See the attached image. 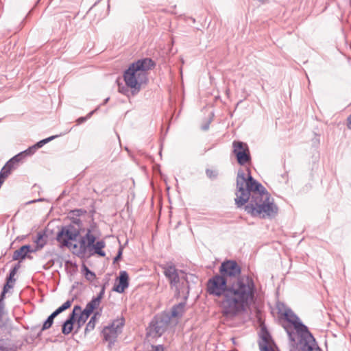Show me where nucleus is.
<instances>
[{
	"mask_svg": "<svg viewBox=\"0 0 351 351\" xmlns=\"http://www.w3.org/2000/svg\"><path fill=\"white\" fill-rule=\"evenodd\" d=\"M95 308L89 303H88L85 308L83 310V311L86 313V314L90 315V314L93 312Z\"/></svg>",
	"mask_w": 351,
	"mask_h": 351,
	"instance_id": "35",
	"label": "nucleus"
},
{
	"mask_svg": "<svg viewBox=\"0 0 351 351\" xmlns=\"http://www.w3.org/2000/svg\"><path fill=\"white\" fill-rule=\"evenodd\" d=\"M77 244L73 245V248H77Z\"/></svg>",
	"mask_w": 351,
	"mask_h": 351,
	"instance_id": "52",
	"label": "nucleus"
},
{
	"mask_svg": "<svg viewBox=\"0 0 351 351\" xmlns=\"http://www.w3.org/2000/svg\"><path fill=\"white\" fill-rule=\"evenodd\" d=\"M25 154L24 152H21L19 154L14 156L13 158H12V160L14 162L15 164L18 163L19 162L21 161L23 158H24Z\"/></svg>",
	"mask_w": 351,
	"mask_h": 351,
	"instance_id": "28",
	"label": "nucleus"
},
{
	"mask_svg": "<svg viewBox=\"0 0 351 351\" xmlns=\"http://www.w3.org/2000/svg\"><path fill=\"white\" fill-rule=\"evenodd\" d=\"M36 247H32V250H36V252L42 249L47 243V236L42 232H38L36 238L34 240Z\"/></svg>",
	"mask_w": 351,
	"mask_h": 351,
	"instance_id": "19",
	"label": "nucleus"
},
{
	"mask_svg": "<svg viewBox=\"0 0 351 351\" xmlns=\"http://www.w3.org/2000/svg\"><path fill=\"white\" fill-rule=\"evenodd\" d=\"M148 351H164V347L162 345H152L151 349L149 350Z\"/></svg>",
	"mask_w": 351,
	"mask_h": 351,
	"instance_id": "37",
	"label": "nucleus"
},
{
	"mask_svg": "<svg viewBox=\"0 0 351 351\" xmlns=\"http://www.w3.org/2000/svg\"><path fill=\"white\" fill-rule=\"evenodd\" d=\"M73 330H62V332L64 335H69L72 332Z\"/></svg>",
	"mask_w": 351,
	"mask_h": 351,
	"instance_id": "45",
	"label": "nucleus"
},
{
	"mask_svg": "<svg viewBox=\"0 0 351 351\" xmlns=\"http://www.w3.org/2000/svg\"><path fill=\"white\" fill-rule=\"evenodd\" d=\"M15 163L10 159L7 162V163L4 165V167H8V169L10 170V171H12L13 169L16 168Z\"/></svg>",
	"mask_w": 351,
	"mask_h": 351,
	"instance_id": "33",
	"label": "nucleus"
},
{
	"mask_svg": "<svg viewBox=\"0 0 351 351\" xmlns=\"http://www.w3.org/2000/svg\"><path fill=\"white\" fill-rule=\"evenodd\" d=\"M129 276L125 271H121L119 277V282L113 287V291L121 293L125 291L129 286Z\"/></svg>",
	"mask_w": 351,
	"mask_h": 351,
	"instance_id": "16",
	"label": "nucleus"
},
{
	"mask_svg": "<svg viewBox=\"0 0 351 351\" xmlns=\"http://www.w3.org/2000/svg\"><path fill=\"white\" fill-rule=\"evenodd\" d=\"M7 315L5 309V302H2V299H0V317Z\"/></svg>",
	"mask_w": 351,
	"mask_h": 351,
	"instance_id": "32",
	"label": "nucleus"
},
{
	"mask_svg": "<svg viewBox=\"0 0 351 351\" xmlns=\"http://www.w3.org/2000/svg\"><path fill=\"white\" fill-rule=\"evenodd\" d=\"M276 307L279 318L283 320L288 327L293 329H308L300 317L284 304L278 303Z\"/></svg>",
	"mask_w": 351,
	"mask_h": 351,
	"instance_id": "6",
	"label": "nucleus"
},
{
	"mask_svg": "<svg viewBox=\"0 0 351 351\" xmlns=\"http://www.w3.org/2000/svg\"><path fill=\"white\" fill-rule=\"evenodd\" d=\"M121 330H119L121 332ZM101 335L105 341L108 343V348L116 341L119 335V330H101Z\"/></svg>",
	"mask_w": 351,
	"mask_h": 351,
	"instance_id": "17",
	"label": "nucleus"
},
{
	"mask_svg": "<svg viewBox=\"0 0 351 351\" xmlns=\"http://www.w3.org/2000/svg\"><path fill=\"white\" fill-rule=\"evenodd\" d=\"M23 343L21 341H15L11 339H0V351H17Z\"/></svg>",
	"mask_w": 351,
	"mask_h": 351,
	"instance_id": "14",
	"label": "nucleus"
},
{
	"mask_svg": "<svg viewBox=\"0 0 351 351\" xmlns=\"http://www.w3.org/2000/svg\"><path fill=\"white\" fill-rule=\"evenodd\" d=\"M162 332L160 330H149L146 334V339L148 341H152L155 339L161 337Z\"/></svg>",
	"mask_w": 351,
	"mask_h": 351,
	"instance_id": "23",
	"label": "nucleus"
},
{
	"mask_svg": "<svg viewBox=\"0 0 351 351\" xmlns=\"http://www.w3.org/2000/svg\"><path fill=\"white\" fill-rule=\"evenodd\" d=\"M119 91L120 93L125 94V93H126V91H128V90L124 86H121V85H119Z\"/></svg>",
	"mask_w": 351,
	"mask_h": 351,
	"instance_id": "43",
	"label": "nucleus"
},
{
	"mask_svg": "<svg viewBox=\"0 0 351 351\" xmlns=\"http://www.w3.org/2000/svg\"><path fill=\"white\" fill-rule=\"evenodd\" d=\"M207 291L210 295L223 296V313L232 317L245 312L254 302L256 287L253 279L247 276H240L228 285L227 278L217 274L208 280Z\"/></svg>",
	"mask_w": 351,
	"mask_h": 351,
	"instance_id": "1",
	"label": "nucleus"
},
{
	"mask_svg": "<svg viewBox=\"0 0 351 351\" xmlns=\"http://www.w3.org/2000/svg\"><path fill=\"white\" fill-rule=\"evenodd\" d=\"M293 346L298 351H322L310 330H286Z\"/></svg>",
	"mask_w": 351,
	"mask_h": 351,
	"instance_id": "5",
	"label": "nucleus"
},
{
	"mask_svg": "<svg viewBox=\"0 0 351 351\" xmlns=\"http://www.w3.org/2000/svg\"><path fill=\"white\" fill-rule=\"evenodd\" d=\"M95 241V236L91 232L90 230H88L86 234L81 237L79 240L77 254L82 256L85 255L86 252H89Z\"/></svg>",
	"mask_w": 351,
	"mask_h": 351,
	"instance_id": "11",
	"label": "nucleus"
},
{
	"mask_svg": "<svg viewBox=\"0 0 351 351\" xmlns=\"http://www.w3.org/2000/svg\"><path fill=\"white\" fill-rule=\"evenodd\" d=\"M85 269H86V278L88 280H93L95 278V273L92 272L91 271H90L86 267H85Z\"/></svg>",
	"mask_w": 351,
	"mask_h": 351,
	"instance_id": "29",
	"label": "nucleus"
},
{
	"mask_svg": "<svg viewBox=\"0 0 351 351\" xmlns=\"http://www.w3.org/2000/svg\"><path fill=\"white\" fill-rule=\"evenodd\" d=\"M169 317L167 315H160L155 317L154 320H153L151 323L153 324L155 327L154 329H161L165 326L163 323H167Z\"/></svg>",
	"mask_w": 351,
	"mask_h": 351,
	"instance_id": "21",
	"label": "nucleus"
},
{
	"mask_svg": "<svg viewBox=\"0 0 351 351\" xmlns=\"http://www.w3.org/2000/svg\"><path fill=\"white\" fill-rule=\"evenodd\" d=\"M232 152L240 165H245L251 162V155L247 143L234 141L232 142Z\"/></svg>",
	"mask_w": 351,
	"mask_h": 351,
	"instance_id": "7",
	"label": "nucleus"
},
{
	"mask_svg": "<svg viewBox=\"0 0 351 351\" xmlns=\"http://www.w3.org/2000/svg\"><path fill=\"white\" fill-rule=\"evenodd\" d=\"M36 149H37V148L35 147V145H33V146L29 147L25 151H24L23 152H24L25 156L32 155L36 151Z\"/></svg>",
	"mask_w": 351,
	"mask_h": 351,
	"instance_id": "31",
	"label": "nucleus"
},
{
	"mask_svg": "<svg viewBox=\"0 0 351 351\" xmlns=\"http://www.w3.org/2000/svg\"><path fill=\"white\" fill-rule=\"evenodd\" d=\"M11 327V322L8 318L7 315L0 317V328L10 329Z\"/></svg>",
	"mask_w": 351,
	"mask_h": 351,
	"instance_id": "24",
	"label": "nucleus"
},
{
	"mask_svg": "<svg viewBox=\"0 0 351 351\" xmlns=\"http://www.w3.org/2000/svg\"><path fill=\"white\" fill-rule=\"evenodd\" d=\"M108 100V98H107L106 99H105V103H106Z\"/></svg>",
	"mask_w": 351,
	"mask_h": 351,
	"instance_id": "53",
	"label": "nucleus"
},
{
	"mask_svg": "<svg viewBox=\"0 0 351 351\" xmlns=\"http://www.w3.org/2000/svg\"><path fill=\"white\" fill-rule=\"evenodd\" d=\"M14 287V282L7 280L5 285L3 287V290L8 291L9 289H12Z\"/></svg>",
	"mask_w": 351,
	"mask_h": 351,
	"instance_id": "38",
	"label": "nucleus"
},
{
	"mask_svg": "<svg viewBox=\"0 0 351 351\" xmlns=\"http://www.w3.org/2000/svg\"><path fill=\"white\" fill-rule=\"evenodd\" d=\"M94 113V111H92L89 112L86 117H82L77 119V123L78 124H81L82 123L84 122L87 119L90 118L93 114Z\"/></svg>",
	"mask_w": 351,
	"mask_h": 351,
	"instance_id": "30",
	"label": "nucleus"
},
{
	"mask_svg": "<svg viewBox=\"0 0 351 351\" xmlns=\"http://www.w3.org/2000/svg\"><path fill=\"white\" fill-rule=\"evenodd\" d=\"M73 301V299L66 301L61 306H60L54 312H53L43 323L41 329H49L52 326L54 318L56 316H58L60 313L70 308Z\"/></svg>",
	"mask_w": 351,
	"mask_h": 351,
	"instance_id": "13",
	"label": "nucleus"
},
{
	"mask_svg": "<svg viewBox=\"0 0 351 351\" xmlns=\"http://www.w3.org/2000/svg\"><path fill=\"white\" fill-rule=\"evenodd\" d=\"M165 277L169 282L171 289H173L177 297H182L185 300L189 294V286L187 275L184 271L178 270L171 263L161 266Z\"/></svg>",
	"mask_w": 351,
	"mask_h": 351,
	"instance_id": "4",
	"label": "nucleus"
},
{
	"mask_svg": "<svg viewBox=\"0 0 351 351\" xmlns=\"http://www.w3.org/2000/svg\"><path fill=\"white\" fill-rule=\"evenodd\" d=\"M121 255H122V248L120 247L117 255L114 258V263L118 261L121 258Z\"/></svg>",
	"mask_w": 351,
	"mask_h": 351,
	"instance_id": "39",
	"label": "nucleus"
},
{
	"mask_svg": "<svg viewBox=\"0 0 351 351\" xmlns=\"http://www.w3.org/2000/svg\"><path fill=\"white\" fill-rule=\"evenodd\" d=\"M95 308L89 303H88L85 308L83 310V311L86 313V314L90 315V314L93 312Z\"/></svg>",
	"mask_w": 351,
	"mask_h": 351,
	"instance_id": "34",
	"label": "nucleus"
},
{
	"mask_svg": "<svg viewBox=\"0 0 351 351\" xmlns=\"http://www.w3.org/2000/svg\"><path fill=\"white\" fill-rule=\"evenodd\" d=\"M56 137H58V135H56V136H51L50 137H48L47 138H45L43 140H41L39 142H38L37 143H36L34 145L35 147L37 148V149L38 148H40L42 147L45 144L49 143V141L53 140L54 138H56Z\"/></svg>",
	"mask_w": 351,
	"mask_h": 351,
	"instance_id": "26",
	"label": "nucleus"
},
{
	"mask_svg": "<svg viewBox=\"0 0 351 351\" xmlns=\"http://www.w3.org/2000/svg\"><path fill=\"white\" fill-rule=\"evenodd\" d=\"M258 1L261 2V3H266L269 0H258Z\"/></svg>",
	"mask_w": 351,
	"mask_h": 351,
	"instance_id": "48",
	"label": "nucleus"
},
{
	"mask_svg": "<svg viewBox=\"0 0 351 351\" xmlns=\"http://www.w3.org/2000/svg\"><path fill=\"white\" fill-rule=\"evenodd\" d=\"M206 173L207 176L210 178L215 177V175L214 174V172L213 171L210 170V169H207Z\"/></svg>",
	"mask_w": 351,
	"mask_h": 351,
	"instance_id": "41",
	"label": "nucleus"
},
{
	"mask_svg": "<svg viewBox=\"0 0 351 351\" xmlns=\"http://www.w3.org/2000/svg\"><path fill=\"white\" fill-rule=\"evenodd\" d=\"M232 342L234 344H236V341L234 338H232Z\"/></svg>",
	"mask_w": 351,
	"mask_h": 351,
	"instance_id": "50",
	"label": "nucleus"
},
{
	"mask_svg": "<svg viewBox=\"0 0 351 351\" xmlns=\"http://www.w3.org/2000/svg\"><path fill=\"white\" fill-rule=\"evenodd\" d=\"M104 292H105V289L104 287H102L101 291L99 292V295L95 298H98L99 299V302H101V298H103L104 295Z\"/></svg>",
	"mask_w": 351,
	"mask_h": 351,
	"instance_id": "40",
	"label": "nucleus"
},
{
	"mask_svg": "<svg viewBox=\"0 0 351 351\" xmlns=\"http://www.w3.org/2000/svg\"><path fill=\"white\" fill-rule=\"evenodd\" d=\"M261 329H262V330L266 329V327H265V326H264L263 324H261Z\"/></svg>",
	"mask_w": 351,
	"mask_h": 351,
	"instance_id": "47",
	"label": "nucleus"
},
{
	"mask_svg": "<svg viewBox=\"0 0 351 351\" xmlns=\"http://www.w3.org/2000/svg\"><path fill=\"white\" fill-rule=\"evenodd\" d=\"M19 267V265H17V266H15L14 268L12 269V270L10 272V275L8 277L7 280L12 281L14 282H15L16 280L14 278V276L16 274Z\"/></svg>",
	"mask_w": 351,
	"mask_h": 351,
	"instance_id": "27",
	"label": "nucleus"
},
{
	"mask_svg": "<svg viewBox=\"0 0 351 351\" xmlns=\"http://www.w3.org/2000/svg\"><path fill=\"white\" fill-rule=\"evenodd\" d=\"M237 188L235 203L238 207L248 202L245 210L253 217L272 218L277 215L278 208L274 204V199L250 173L246 178L243 171H238Z\"/></svg>",
	"mask_w": 351,
	"mask_h": 351,
	"instance_id": "2",
	"label": "nucleus"
},
{
	"mask_svg": "<svg viewBox=\"0 0 351 351\" xmlns=\"http://www.w3.org/2000/svg\"><path fill=\"white\" fill-rule=\"evenodd\" d=\"M241 274V268L234 261H227L223 262L219 268V274L224 278H237Z\"/></svg>",
	"mask_w": 351,
	"mask_h": 351,
	"instance_id": "10",
	"label": "nucleus"
},
{
	"mask_svg": "<svg viewBox=\"0 0 351 351\" xmlns=\"http://www.w3.org/2000/svg\"><path fill=\"white\" fill-rule=\"evenodd\" d=\"M154 62L149 58L139 60L132 64L124 72L123 78L128 87L133 94L139 92L143 84L147 81L146 71L154 66Z\"/></svg>",
	"mask_w": 351,
	"mask_h": 351,
	"instance_id": "3",
	"label": "nucleus"
},
{
	"mask_svg": "<svg viewBox=\"0 0 351 351\" xmlns=\"http://www.w3.org/2000/svg\"><path fill=\"white\" fill-rule=\"evenodd\" d=\"M33 339H32L31 341H29V339H26V341L28 343H32L33 342Z\"/></svg>",
	"mask_w": 351,
	"mask_h": 351,
	"instance_id": "49",
	"label": "nucleus"
},
{
	"mask_svg": "<svg viewBox=\"0 0 351 351\" xmlns=\"http://www.w3.org/2000/svg\"><path fill=\"white\" fill-rule=\"evenodd\" d=\"M275 345L269 330H261L259 333L258 348L260 351H274Z\"/></svg>",
	"mask_w": 351,
	"mask_h": 351,
	"instance_id": "12",
	"label": "nucleus"
},
{
	"mask_svg": "<svg viewBox=\"0 0 351 351\" xmlns=\"http://www.w3.org/2000/svg\"><path fill=\"white\" fill-rule=\"evenodd\" d=\"M88 303L95 309L99 306L100 302H99L98 298H94Z\"/></svg>",
	"mask_w": 351,
	"mask_h": 351,
	"instance_id": "36",
	"label": "nucleus"
},
{
	"mask_svg": "<svg viewBox=\"0 0 351 351\" xmlns=\"http://www.w3.org/2000/svg\"><path fill=\"white\" fill-rule=\"evenodd\" d=\"M347 127L348 129L351 130V114L348 116L347 119Z\"/></svg>",
	"mask_w": 351,
	"mask_h": 351,
	"instance_id": "42",
	"label": "nucleus"
},
{
	"mask_svg": "<svg viewBox=\"0 0 351 351\" xmlns=\"http://www.w3.org/2000/svg\"><path fill=\"white\" fill-rule=\"evenodd\" d=\"M79 234L80 231L75 226H66L58 233L56 239L62 246L69 247V241H75Z\"/></svg>",
	"mask_w": 351,
	"mask_h": 351,
	"instance_id": "9",
	"label": "nucleus"
},
{
	"mask_svg": "<svg viewBox=\"0 0 351 351\" xmlns=\"http://www.w3.org/2000/svg\"><path fill=\"white\" fill-rule=\"evenodd\" d=\"M105 246L106 243L104 241H98L93 244L88 252L91 255L95 254L99 256L104 257L106 256V253L103 249L105 247Z\"/></svg>",
	"mask_w": 351,
	"mask_h": 351,
	"instance_id": "18",
	"label": "nucleus"
},
{
	"mask_svg": "<svg viewBox=\"0 0 351 351\" xmlns=\"http://www.w3.org/2000/svg\"><path fill=\"white\" fill-rule=\"evenodd\" d=\"M7 293L6 290H3L1 294L0 299H2V302H4L5 294Z\"/></svg>",
	"mask_w": 351,
	"mask_h": 351,
	"instance_id": "44",
	"label": "nucleus"
},
{
	"mask_svg": "<svg viewBox=\"0 0 351 351\" xmlns=\"http://www.w3.org/2000/svg\"><path fill=\"white\" fill-rule=\"evenodd\" d=\"M186 302H180L174 305L171 309V316L173 317H180L185 311Z\"/></svg>",
	"mask_w": 351,
	"mask_h": 351,
	"instance_id": "20",
	"label": "nucleus"
},
{
	"mask_svg": "<svg viewBox=\"0 0 351 351\" xmlns=\"http://www.w3.org/2000/svg\"><path fill=\"white\" fill-rule=\"evenodd\" d=\"M40 332H41V331H40L39 332H38V333L36 334V337H37L40 336Z\"/></svg>",
	"mask_w": 351,
	"mask_h": 351,
	"instance_id": "51",
	"label": "nucleus"
},
{
	"mask_svg": "<svg viewBox=\"0 0 351 351\" xmlns=\"http://www.w3.org/2000/svg\"><path fill=\"white\" fill-rule=\"evenodd\" d=\"M208 129V124H207V125H206L202 127V130H206Z\"/></svg>",
	"mask_w": 351,
	"mask_h": 351,
	"instance_id": "46",
	"label": "nucleus"
},
{
	"mask_svg": "<svg viewBox=\"0 0 351 351\" xmlns=\"http://www.w3.org/2000/svg\"><path fill=\"white\" fill-rule=\"evenodd\" d=\"M36 252V250H32V247L29 245H23L19 249L14 252L12 258L14 261L23 260L25 258L32 259V257L30 255H28V253H34Z\"/></svg>",
	"mask_w": 351,
	"mask_h": 351,
	"instance_id": "15",
	"label": "nucleus"
},
{
	"mask_svg": "<svg viewBox=\"0 0 351 351\" xmlns=\"http://www.w3.org/2000/svg\"><path fill=\"white\" fill-rule=\"evenodd\" d=\"M124 324L125 319L121 316L114 319L110 325L105 326L104 329H119L124 326Z\"/></svg>",
	"mask_w": 351,
	"mask_h": 351,
	"instance_id": "22",
	"label": "nucleus"
},
{
	"mask_svg": "<svg viewBox=\"0 0 351 351\" xmlns=\"http://www.w3.org/2000/svg\"><path fill=\"white\" fill-rule=\"evenodd\" d=\"M99 316L100 315L99 313H95L87 324L86 329H93L95 326V322L97 319V317Z\"/></svg>",
	"mask_w": 351,
	"mask_h": 351,
	"instance_id": "25",
	"label": "nucleus"
},
{
	"mask_svg": "<svg viewBox=\"0 0 351 351\" xmlns=\"http://www.w3.org/2000/svg\"><path fill=\"white\" fill-rule=\"evenodd\" d=\"M90 315L82 310L80 306H75L70 317L63 323L61 329H73V325L75 322H77L80 327L84 324Z\"/></svg>",
	"mask_w": 351,
	"mask_h": 351,
	"instance_id": "8",
	"label": "nucleus"
}]
</instances>
